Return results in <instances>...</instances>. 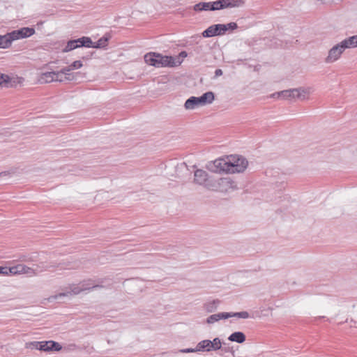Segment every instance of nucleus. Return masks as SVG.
Segmentation results:
<instances>
[{"label":"nucleus","instance_id":"25","mask_svg":"<svg viewBox=\"0 0 357 357\" xmlns=\"http://www.w3.org/2000/svg\"><path fill=\"white\" fill-rule=\"evenodd\" d=\"M8 275H15L21 274L22 273V265L17 264L14 266L8 267Z\"/></svg>","mask_w":357,"mask_h":357},{"label":"nucleus","instance_id":"31","mask_svg":"<svg viewBox=\"0 0 357 357\" xmlns=\"http://www.w3.org/2000/svg\"><path fill=\"white\" fill-rule=\"evenodd\" d=\"M218 303H219L218 301H213L211 303H208L206 304L205 309L207 312H211L217 308Z\"/></svg>","mask_w":357,"mask_h":357},{"label":"nucleus","instance_id":"3","mask_svg":"<svg viewBox=\"0 0 357 357\" xmlns=\"http://www.w3.org/2000/svg\"><path fill=\"white\" fill-rule=\"evenodd\" d=\"M236 188L234 181L229 177L216 178L212 176L206 185V189L211 191L226 193Z\"/></svg>","mask_w":357,"mask_h":357},{"label":"nucleus","instance_id":"22","mask_svg":"<svg viewBox=\"0 0 357 357\" xmlns=\"http://www.w3.org/2000/svg\"><path fill=\"white\" fill-rule=\"evenodd\" d=\"M6 35L11 43L15 40L22 38V28L13 31L10 33H8Z\"/></svg>","mask_w":357,"mask_h":357},{"label":"nucleus","instance_id":"13","mask_svg":"<svg viewBox=\"0 0 357 357\" xmlns=\"http://www.w3.org/2000/svg\"><path fill=\"white\" fill-rule=\"evenodd\" d=\"M313 91L311 87H299L294 89L296 98L301 100L308 99V96Z\"/></svg>","mask_w":357,"mask_h":357},{"label":"nucleus","instance_id":"11","mask_svg":"<svg viewBox=\"0 0 357 357\" xmlns=\"http://www.w3.org/2000/svg\"><path fill=\"white\" fill-rule=\"evenodd\" d=\"M36 345L39 346V350L43 351H59L62 349V347L58 343L52 340L42 341L37 343Z\"/></svg>","mask_w":357,"mask_h":357},{"label":"nucleus","instance_id":"23","mask_svg":"<svg viewBox=\"0 0 357 357\" xmlns=\"http://www.w3.org/2000/svg\"><path fill=\"white\" fill-rule=\"evenodd\" d=\"M0 86L13 87V84L11 78L7 75L0 73Z\"/></svg>","mask_w":357,"mask_h":357},{"label":"nucleus","instance_id":"41","mask_svg":"<svg viewBox=\"0 0 357 357\" xmlns=\"http://www.w3.org/2000/svg\"><path fill=\"white\" fill-rule=\"evenodd\" d=\"M215 76H220L222 75V70L221 69H217L215 71Z\"/></svg>","mask_w":357,"mask_h":357},{"label":"nucleus","instance_id":"44","mask_svg":"<svg viewBox=\"0 0 357 357\" xmlns=\"http://www.w3.org/2000/svg\"><path fill=\"white\" fill-rule=\"evenodd\" d=\"M3 174H6V172H1V173H0V176H1V175H3Z\"/></svg>","mask_w":357,"mask_h":357},{"label":"nucleus","instance_id":"10","mask_svg":"<svg viewBox=\"0 0 357 357\" xmlns=\"http://www.w3.org/2000/svg\"><path fill=\"white\" fill-rule=\"evenodd\" d=\"M60 74L56 71L45 72L42 73L38 77V82L40 84H47L52 82H61V78H59Z\"/></svg>","mask_w":357,"mask_h":357},{"label":"nucleus","instance_id":"16","mask_svg":"<svg viewBox=\"0 0 357 357\" xmlns=\"http://www.w3.org/2000/svg\"><path fill=\"white\" fill-rule=\"evenodd\" d=\"M200 105L211 104L215 99L214 93L212 91H208L197 97Z\"/></svg>","mask_w":357,"mask_h":357},{"label":"nucleus","instance_id":"43","mask_svg":"<svg viewBox=\"0 0 357 357\" xmlns=\"http://www.w3.org/2000/svg\"><path fill=\"white\" fill-rule=\"evenodd\" d=\"M223 351H225V352H228L229 351V349H223Z\"/></svg>","mask_w":357,"mask_h":357},{"label":"nucleus","instance_id":"38","mask_svg":"<svg viewBox=\"0 0 357 357\" xmlns=\"http://www.w3.org/2000/svg\"><path fill=\"white\" fill-rule=\"evenodd\" d=\"M37 257V254L36 253H33V256H24V261H34L35 259Z\"/></svg>","mask_w":357,"mask_h":357},{"label":"nucleus","instance_id":"28","mask_svg":"<svg viewBox=\"0 0 357 357\" xmlns=\"http://www.w3.org/2000/svg\"><path fill=\"white\" fill-rule=\"evenodd\" d=\"M11 45L6 35H0V48H7Z\"/></svg>","mask_w":357,"mask_h":357},{"label":"nucleus","instance_id":"14","mask_svg":"<svg viewBox=\"0 0 357 357\" xmlns=\"http://www.w3.org/2000/svg\"><path fill=\"white\" fill-rule=\"evenodd\" d=\"M271 97L273 98L284 99V100L296 98L295 93H294V89L284 90V91L274 93L271 95Z\"/></svg>","mask_w":357,"mask_h":357},{"label":"nucleus","instance_id":"17","mask_svg":"<svg viewBox=\"0 0 357 357\" xmlns=\"http://www.w3.org/2000/svg\"><path fill=\"white\" fill-rule=\"evenodd\" d=\"M228 340L231 342L243 343L245 341V335L243 332H234L229 336Z\"/></svg>","mask_w":357,"mask_h":357},{"label":"nucleus","instance_id":"39","mask_svg":"<svg viewBox=\"0 0 357 357\" xmlns=\"http://www.w3.org/2000/svg\"><path fill=\"white\" fill-rule=\"evenodd\" d=\"M0 274L3 275H8V267L7 266H0Z\"/></svg>","mask_w":357,"mask_h":357},{"label":"nucleus","instance_id":"40","mask_svg":"<svg viewBox=\"0 0 357 357\" xmlns=\"http://www.w3.org/2000/svg\"><path fill=\"white\" fill-rule=\"evenodd\" d=\"M75 40V43H77V47H84L83 46V40H82V38H79L78 39H76Z\"/></svg>","mask_w":357,"mask_h":357},{"label":"nucleus","instance_id":"8","mask_svg":"<svg viewBox=\"0 0 357 357\" xmlns=\"http://www.w3.org/2000/svg\"><path fill=\"white\" fill-rule=\"evenodd\" d=\"M211 177L212 176H210L206 171L197 169L194 172V183L202 185L206 189V185Z\"/></svg>","mask_w":357,"mask_h":357},{"label":"nucleus","instance_id":"4","mask_svg":"<svg viewBox=\"0 0 357 357\" xmlns=\"http://www.w3.org/2000/svg\"><path fill=\"white\" fill-rule=\"evenodd\" d=\"M206 168L213 173H227L229 174V159L226 158H219L214 160L209 161L206 165Z\"/></svg>","mask_w":357,"mask_h":357},{"label":"nucleus","instance_id":"7","mask_svg":"<svg viewBox=\"0 0 357 357\" xmlns=\"http://www.w3.org/2000/svg\"><path fill=\"white\" fill-rule=\"evenodd\" d=\"M244 3L243 0H218L211 2L212 11L242 7Z\"/></svg>","mask_w":357,"mask_h":357},{"label":"nucleus","instance_id":"21","mask_svg":"<svg viewBox=\"0 0 357 357\" xmlns=\"http://www.w3.org/2000/svg\"><path fill=\"white\" fill-rule=\"evenodd\" d=\"M199 105H200L199 100L197 97L195 96H192L188 98L184 104V107L186 109H193Z\"/></svg>","mask_w":357,"mask_h":357},{"label":"nucleus","instance_id":"20","mask_svg":"<svg viewBox=\"0 0 357 357\" xmlns=\"http://www.w3.org/2000/svg\"><path fill=\"white\" fill-rule=\"evenodd\" d=\"M193 9L196 12L212 10L211 1L199 2L193 6Z\"/></svg>","mask_w":357,"mask_h":357},{"label":"nucleus","instance_id":"29","mask_svg":"<svg viewBox=\"0 0 357 357\" xmlns=\"http://www.w3.org/2000/svg\"><path fill=\"white\" fill-rule=\"evenodd\" d=\"M231 317H237L241 319H248L249 317V313L246 311H242L239 312H229Z\"/></svg>","mask_w":357,"mask_h":357},{"label":"nucleus","instance_id":"37","mask_svg":"<svg viewBox=\"0 0 357 357\" xmlns=\"http://www.w3.org/2000/svg\"><path fill=\"white\" fill-rule=\"evenodd\" d=\"M181 353H195L198 352V350H197V347L195 348H187V349H183L180 350Z\"/></svg>","mask_w":357,"mask_h":357},{"label":"nucleus","instance_id":"12","mask_svg":"<svg viewBox=\"0 0 357 357\" xmlns=\"http://www.w3.org/2000/svg\"><path fill=\"white\" fill-rule=\"evenodd\" d=\"M48 268L49 267L47 266H40L38 264H33L32 266L29 267L26 265H24V275L31 277Z\"/></svg>","mask_w":357,"mask_h":357},{"label":"nucleus","instance_id":"36","mask_svg":"<svg viewBox=\"0 0 357 357\" xmlns=\"http://www.w3.org/2000/svg\"><path fill=\"white\" fill-rule=\"evenodd\" d=\"M82 66L83 65L81 61H75L70 65L72 70L79 69L82 68Z\"/></svg>","mask_w":357,"mask_h":357},{"label":"nucleus","instance_id":"19","mask_svg":"<svg viewBox=\"0 0 357 357\" xmlns=\"http://www.w3.org/2000/svg\"><path fill=\"white\" fill-rule=\"evenodd\" d=\"M197 350L198 352L200 351H211V340H204L197 344Z\"/></svg>","mask_w":357,"mask_h":357},{"label":"nucleus","instance_id":"5","mask_svg":"<svg viewBox=\"0 0 357 357\" xmlns=\"http://www.w3.org/2000/svg\"><path fill=\"white\" fill-rule=\"evenodd\" d=\"M229 159V174L241 173L247 168L248 162L247 160L241 155H231Z\"/></svg>","mask_w":357,"mask_h":357},{"label":"nucleus","instance_id":"27","mask_svg":"<svg viewBox=\"0 0 357 357\" xmlns=\"http://www.w3.org/2000/svg\"><path fill=\"white\" fill-rule=\"evenodd\" d=\"M222 348V342L220 338L215 337L211 340V351L220 350Z\"/></svg>","mask_w":357,"mask_h":357},{"label":"nucleus","instance_id":"15","mask_svg":"<svg viewBox=\"0 0 357 357\" xmlns=\"http://www.w3.org/2000/svg\"><path fill=\"white\" fill-rule=\"evenodd\" d=\"M230 314L229 312H220L217 314H213L210 315L207 319L206 322L208 324H214L215 322H217L220 321V319H226L230 318Z\"/></svg>","mask_w":357,"mask_h":357},{"label":"nucleus","instance_id":"34","mask_svg":"<svg viewBox=\"0 0 357 357\" xmlns=\"http://www.w3.org/2000/svg\"><path fill=\"white\" fill-rule=\"evenodd\" d=\"M223 25L226 27V29H224V34L228 31V30H234L236 29L238 27V25L236 22H229L228 24Z\"/></svg>","mask_w":357,"mask_h":357},{"label":"nucleus","instance_id":"9","mask_svg":"<svg viewBox=\"0 0 357 357\" xmlns=\"http://www.w3.org/2000/svg\"><path fill=\"white\" fill-rule=\"evenodd\" d=\"M224 29H226V27L223 25V24H213L204 30L202 32V36L204 38H211L215 36H222L224 35Z\"/></svg>","mask_w":357,"mask_h":357},{"label":"nucleus","instance_id":"26","mask_svg":"<svg viewBox=\"0 0 357 357\" xmlns=\"http://www.w3.org/2000/svg\"><path fill=\"white\" fill-rule=\"evenodd\" d=\"M109 38L107 37L103 36L100 38L97 42L93 43V48H103L107 45Z\"/></svg>","mask_w":357,"mask_h":357},{"label":"nucleus","instance_id":"2","mask_svg":"<svg viewBox=\"0 0 357 357\" xmlns=\"http://www.w3.org/2000/svg\"><path fill=\"white\" fill-rule=\"evenodd\" d=\"M146 63L156 68L175 67L181 64V61L172 56H162L160 54L150 52L144 56Z\"/></svg>","mask_w":357,"mask_h":357},{"label":"nucleus","instance_id":"32","mask_svg":"<svg viewBox=\"0 0 357 357\" xmlns=\"http://www.w3.org/2000/svg\"><path fill=\"white\" fill-rule=\"evenodd\" d=\"M35 33V29L30 27H24V38L31 36Z\"/></svg>","mask_w":357,"mask_h":357},{"label":"nucleus","instance_id":"1","mask_svg":"<svg viewBox=\"0 0 357 357\" xmlns=\"http://www.w3.org/2000/svg\"><path fill=\"white\" fill-rule=\"evenodd\" d=\"M100 287V285L95 284L92 280H84L77 284H70L68 287H65L62 292L52 295L47 298L49 302H52L55 300L63 297H70L77 295L84 291L96 289Z\"/></svg>","mask_w":357,"mask_h":357},{"label":"nucleus","instance_id":"30","mask_svg":"<svg viewBox=\"0 0 357 357\" xmlns=\"http://www.w3.org/2000/svg\"><path fill=\"white\" fill-rule=\"evenodd\" d=\"M76 48H77V43H75V40H70L67 43V45L63 50V52H67L73 50Z\"/></svg>","mask_w":357,"mask_h":357},{"label":"nucleus","instance_id":"35","mask_svg":"<svg viewBox=\"0 0 357 357\" xmlns=\"http://www.w3.org/2000/svg\"><path fill=\"white\" fill-rule=\"evenodd\" d=\"M37 343H40V342L35 341V342H26V347L28 349H35L39 350V346L36 345Z\"/></svg>","mask_w":357,"mask_h":357},{"label":"nucleus","instance_id":"42","mask_svg":"<svg viewBox=\"0 0 357 357\" xmlns=\"http://www.w3.org/2000/svg\"><path fill=\"white\" fill-rule=\"evenodd\" d=\"M179 55H180L181 56H182V57H185V56H187V53H186V52L183 51V52H181L180 53V54H179Z\"/></svg>","mask_w":357,"mask_h":357},{"label":"nucleus","instance_id":"6","mask_svg":"<svg viewBox=\"0 0 357 357\" xmlns=\"http://www.w3.org/2000/svg\"><path fill=\"white\" fill-rule=\"evenodd\" d=\"M346 49L347 48L343 40H342L329 50L328 56L325 59V62L326 63H333L337 61Z\"/></svg>","mask_w":357,"mask_h":357},{"label":"nucleus","instance_id":"24","mask_svg":"<svg viewBox=\"0 0 357 357\" xmlns=\"http://www.w3.org/2000/svg\"><path fill=\"white\" fill-rule=\"evenodd\" d=\"M347 49L357 47V35L347 38L343 40Z\"/></svg>","mask_w":357,"mask_h":357},{"label":"nucleus","instance_id":"18","mask_svg":"<svg viewBox=\"0 0 357 357\" xmlns=\"http://www.w3.org/2000/svg\"><path fill=\"white\" fill-rule=\"evenodd\" d=\"M73 70L70 66L62 68L59 71H56L57 73L60 74L59 78H61V82L64 80H72L71 75L69 73L70 71Z\"/></svg>","mask_w":357,"mask_h":357},{"label":"nucleus","instance_id":"33","mask_svg":"<svg viewBox=\"0 0 357 357\" xmlns=\"http://www.w3.org/2000/svg\"><path fill=\"white\" fill-rule=\"evenodd\" d=\"M83 46L86 47H93V43L89 37L83 36Z\"/></svg>","mask_w":357,"mask_h":357}]
</instances>
